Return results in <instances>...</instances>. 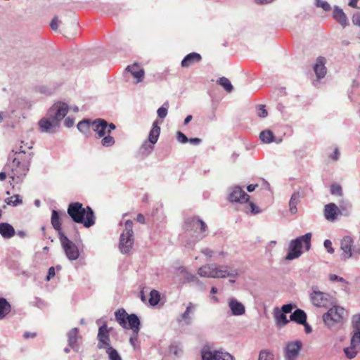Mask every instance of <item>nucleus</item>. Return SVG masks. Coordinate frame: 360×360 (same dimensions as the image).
I'll return each instance as SVG.
<instances>
[{
	"instance_id": "obj_1",
	"label": "nucleus",
	"mask_w": 360,
	"mask_h": 360,
	"mask_svg": "<svg viewBox=\"0 0 360 360\" xmlns=\"http://www.w3.org/2000/svg\"><path fill=\"white\" fill-rule=\"evenodd\" d=\"M68 111L69 106L66 103L61 101L55 103L47 110L46 115L39 121L40 131L46 134L55 133Z\"/></svg>"
},
{
	"instance_id": "obj_2",
	"label": "nucleus",
	"mask_w": 360,
	"mask_h": 360,
	"mask_svg": "<svg viewBox=\"0 0 360 360\" xmlns=\"http://www.w3.org/2000/svg\"><path fill=\"white\" fill-rule=\"evenodd\" d=\"M72 220L78 224H82L86 228H89L95 224L96 217L91 207H83L81 202H71L67 211Z\"/></svg>"
},
{
	"instance_id": "obj_3",
	"label": "nucleus",
	"mask_w": 360,
	"mask_h": 360,
	"mask_svg": "<svg viewBox=\"0 0 360 360\" xmlns=\"http://www.w3.org/2000/svg\"><path fill=\"white\" fill-rule=\"evenodd\" d=\"M239 272L236 269L229 266H220L214 263L205 264L198 269V274L200 277L212 278H224L226 277L236 278Z\"/></svg>"
},
{
	"instance_id": "obj_4",
	"label": "nucleus",
	"mask_w": 360,
	"mask_h": 360,
	"mask_svg": "<svg viewBox=\"0 0 360 360\" xmlns=\"http://www.w3.org/2000/svg\"><path fill=\"white\" fill-rule=\"evenodd\" d=\"M184 229L186 232L198 233L194 239L186 243V247L188 248H193L199 240L207 235V226L202 219L195 216L187 217L185 219Z\"/></svg>"
},
{
	"instance_id": "obj_5",
	"label": "nucleus",
	"mask_w": 360,
	"mask_h": 360,
	"mask_svg": "<svg viewBox=\"0 0 360 360\" xmlns=\"http://www.w3.org/2000/svg\"><path fill=\"white\" fill-rule=\"evenodd\" d=\"M4 169L7 171L8 176L11 179V185L14 187L15 184H18L22 181L27 173L30 169L28 166V160H24L22 162H15L11 160L8 162Z\"/></svg>"
},
{
	"instance_id": "obj_6",
	"label": "nucleus",
	"mask_w": 360,
	"mask_h": 360,
	"mask_svg": "<svg viewBox=\"0 0 360 360\" xmlns=\"http://www.w3.org/2000/svg\"><path fill=\"white\" fill-rule=\"evenodd\" d=\"M311 237L312 234L309 232L292 240L288 245L285 259L293 260L300 257L302 254V245H304L307 251L309 250L311 248Z\"/></svg>"
},
{
	"instance_id": "obj_7",
	"label": "nucleus",
	"mask_w": 360,
	"mask_h": 360,
	"mask_svg": "<svg viewBox=\"0 0 360 360\" xmlns=\"http://www.w3.org/2000/svg\"><path fill=\"white\" fill-rule=\"evenodd\" d=\"M327 312L323 315L324 324L329 329L333 330L341 326L347 312L345 309L336 304L331 305Z\"/></svg>"
},
{
	"instance_id": "obj_8",
	"label": "nucleus",
	"mask_w": 360,
	"mask_h": 360,
	"mask_svg": "<svg viewBox=\"0 0 360 360\" xmlns=\"http://www.w3.org/2000/svg\"><path fill=\"white\" fill-rule=\"evenodd\" d=\"M115 316L116 321L122 328L131 329L135 333L139 332L141 322L136 314H128L126 311L122 308L115 312Z\"/></svg>"
},
{
	"instance_id": "obj_9",
	"label": "nucleus",
	"mask_w": 360,
	"mask_h": 360,
	"mask_svg": "<svg viewBox=\"0 0 360 360\" xmlns=\"http://www.w3.org/2000/svg\"><path fill=\"white\" fill-rule=\"evenodd\" d=\"M134 242L133 222L131 220H127L124 223V229L120 237V252L122 254H128L132 249Z\"/></svg>"
},
{
	"instance_id": "obj_10",
	"label": "nucleus",
	"mask_w": 360,
	"mask_h": 360,
	"mask_svg": "<svg viewBox=\"0 0 360 360\" xmlns=\"http://www.w3.org/2000/svg\"><path fill=\"white\" fill-rule=\"evenodd\" d=\"M309 297L312 304L318 308H327L336 304V300L333 296L319 290L316 286L312 287Z\"/></svg>"
},
{
	"instance_id": "obj_11",
	"label": "nucleus",
	"mask_w": 360,
	"mask_h": 360,
	"mask_svg": "<svg viewBox=\"0 0 360 360\" xmlns=\"http://www.w3.org/2000/svg\"><path fill=\"white\" fill-rule=\"evenodd\" d=\"M26 148L30 150L32 148V145L28 143H25L21 141V145L13 149L11 153L9 155L8 160H15V162H22V161L28 160V166H30L31 160L33 157V153L27 151Z\"/></svg>"
},
{
	"instance_id": "obj_12",
	"label": "nucleus",
	"mask_w": 360,
	"mask_h": 360,
	"mask_svg": "<svg viewBox=\"0 0 360 360\" xmlns=\"http://www.w3.org/2000/svg\"><path fill=\"white\" fill-rule=\"evenodd\" d=\"M59 239L67 258L70 261L77 259L79 257V252L76 245L63 233H60Z\"/></svg>"
},
{
	"instance_id": "obj_13",
	"label": "nucleus",
	"mask_w": 360,
	"mask_h": 360,
	"mask_svg": "<svg viewBox=\"0 0 360 360\" xmlns=\"http://www.w3.org/2000/svg\"><path fill=\"white\" fill-rule=\"evenodd\" d=\"M302 348L301 340H297L287 342L283 349L285 360H297Z\"/></svg>"
},
{
	"instance_id": "obj_14",
	"label": "nucleus",
	"mask_w": 360,
	"mask_h": 360,
	"mask_svg": "<svg viewBox=\"0 0 360 360\" xmlns=\"http://www.w3.org/2000/svg\"><path fill=\"white\" fill-rule=\"evenodd\" d=\"M202 360H233V357L226 352L203 349L201 351Z\"/></svg>"
},
{
	"instance_id": "obj_15",
	"label": "nucleus",
	"mask_w": 360,
	"mask_h": 360,
	"mask_svg": "<svg viewBox=\"0 0 360 360\" xmlns=\"http://www.w3.org/2000/svg\"><path fill=\"white\" fill-rule=\"evenodd\" d=\"M229 199L231 202L244 203L249 200L250 196L239 186L229 188Z\"/></svg>"
},
{
	"instance_id": "obj_16",
	"label": "nucleus",
	"mask_w": 360,
	"mask_h": 360,
	"mask_svg": "<svg viewBox=\"0 0 360 360\" xmlns=\"http://www.w3.org/2000/svg\"><path fill=\"white\" fill-rule=\"evenodd\" d=\"M326 62V58L321 56L318 57L316 60V63H314L313 67L314 73L316 77V80L313 82L315 86H317L318 84L319 83V81L321 79L324 78L326 75L327 69L325 65Z\"/></svg>"
},
{
	"instance_id": "obj_17",
	"label": "nucleus",
	"mask_w": 360,
	"mask_h": 360,
	"mask_svg": "<svg viewBox=\"0 0 360 360\" xmlns=\"http://www.w3.org/2000/svg\"><path fill=\"white\" fill-rule=\"evenodd\" d=\"M97 339L98 340V347L99 349L112 347L110 345L109 330H108L107 325L105 323L99 327Z\"/></svg>"
},
{
	"instance_id": "obj_18",
	"label": "nucleus",
	"mask_w": 360,
	"mask_h": 360,
	"mask_svg": "<svg viewBox=\"0 0 360 360\" xmlns=\"http://www.w3.org/2000/svg\"><path fill=\"white\" fill-rule=\"evenodd\" d=\"M197 305L192 302H189L186 308V310L182 313L176 319L179 323H183L186 326H189L192 323V316L196 309Z\"/></svg>"
},
{
	"instance_id": "obj_19",
	"label": "nucleus",
	"mask_w": 360,
	"mask_h": 360,
	"mask_svg": "<svg viewBox=\"0 0 360 360\" xmlns=\"http://www.w3.org/2000/svg\"><path fill=\"white\" fill-rule=\"evenodd\" d=\"M354 240L349 236H345L340 241V248L342 250V259L346 260L352 256Z\"/></svg>"
},
{
	"instance_id": "obj_20",
	"label": "nucleus",
	"mask_w": 360,
	"mask_h": 360,
	"mask_svg": "<svg viewBox=\"0 0 360 360\" xmlns=\"http://www.w3.org/2000/svg\"><path fill=\"white\" fill-rule=\"evenodd\" d=\"M228 306L230 309L231 315L241 316L245 313V307L244 304L238 301L236 298H229L228 300Z\"/></svg>"
},
{
	"instance_id": "obj_21",
	"label": "nucleus",
	"mask_w": 360,
	"mask_h": 360,
	"mask_svg": "<svg viewBox=\"0 0 360 360\" xmlns=\"http://www.w3.org/2000/svg\"><path fill=\"white\" fill-rule=\"evenodd\" d=\"M91 127L93 130L96 133L98 138L103 137L105 135L108 134L107 132V121L98 118L94 120L91 122Z\"/></svg>"
},
{
	"instance_id": "obj_22",
	"label": "nucleus",
	"mask_w": 360,
	"mask_h": 360,
	"mask_svg": "<svg viewBox=\"0 0 360 360\" xmlns=\"http://www.w3.org/2000/svg\"><path fill=\"white\" fill-rule=\"evenodd\" d=\"M125 70L129 72L134 78L136 79V84L141 82L143 80L145 72L137 63L128 65Z\"/></svg>"
},
{
	"instance_id": "obj_23",
	"label": "nucleus",
	"mask_w": 360,
	"mask_h": 360,
	"mask_svg": "<svg viewBox=\"0 0 360 360\" xmlns=\"http://www.w3.org/2000/svg\"><path fill=\"white\" fill-rule=\"evenodd\" d=\"M333 18L342 27H345L349 24L348 19L343 10L338 6H335L333 8Z\"/></svg>"
},
{
	"instance_id": "obj_24",
	"label": "nucleus",
	"mask_w": 360,
	"mask_h": 360,
	"mask_svg": "<svg viewBox=\"0 0 360 360\" xmlns=\"http://www.w3.org/2000/svg\"><path fill=\"white\" fill-rule=\"evenodd\" d=\"M340 210L335 203H328L324 207V217L328 221H334L339 213Z\"/></svg>"
},
{
	"instance_id": "obj_25",
	"label": "nucleus",
	"mask_w": 360,
	"mask_h": 360,
	"mask_svg": "<svg viewBox=\"0 0 360 360\" xmlns=\"http://www.w3.org/2000/svg\"><path fill=\"white\" fill-rule=\"evenodd\" d=\"M202 59L200 54L192 52L186 55L181 60V65L182 68H188L195 63H199Z\"/></svg>"
},
{
	"instance_id": "obj_26",
	"label": "nucleus",
	"mask_w": 360,
	"mask_h": 360,
	"mask_svg": "<svg viewBox=\"0 0 360 360\" xmlns=\"http://www.w3.org/2000/svg\"><path fill=\"white\" fill-rule=\"evenodd\" d=\"M15 234V231L12 225L7 222L0 223V235L4 238H11Z\"/></svg>"
},
{
	"instance_id": "obj_27",
	"label": "nucleus",
	"mask_w": 360,
	"mask_h": 360,
	"mask_svg": "<svg viewBox=\"0 0 360 360\" xmlns=\"http://www.w3.org/2000/svg\"><path fill=\"white\" fill-rule=\"evenodd\" d=\"M307 314L301 309H295L290 316V320L292 321L297 324L306 323Z\"/></svg>"
},
{
	"instance_id": "obj_28",
	"label": "nucleus",
	"mask_w": 360,
	"mask_h": 360,
	"mask_svg": "<svg viewBox=\"0 0 360 360\" xmlns=\"http://www.w3.org/2000/svg\"><path fill=\"white\" fill-rule=\"evenodd\" d=\"M274 319L276 325L279 328L286 326L290 321L287 319L286 314L281 312L278 308L274 309Z\"/></svg>"
},
{
	"instance_id": "obj_29",
	"label": "nucleus",
	"mask_w": 360,
	"mask_h": 360,
	"mask_svg": "<svg viewBox=\"0 0 360 360\" xmlns=\"http://www.w3.org/2000/svg\"><path fill=\"white\" fill-rule=\"evenodd\" d=\"M11 311V305L4 297H0V320H3Z\"/></svg>"
},
{
	"instance_id": "obj_30",
	"label": "nucleus",
	"mask_w": 360,
	"mask_h": 360,
	"mask_svg": "<svg viewBox=\"0 0 360 360\" xmlns=\"http://www.w3.org/2000/svg\"><path fill=\"white\" fill-rule=\"evenodd\" d=\"M160 133V127L158 126V122L155 121L153 123V127L149 132L148 141L152 144L156 143L158 140Z\"/></svg>"
},
{
	"instance_id": "obj_31",
	"label": "nucleus",
	"mask_w": 360,
	"mask_h": 360,
	"mask_svg": "<svg viewBox=\"0 0 360 360\" xmlns=\"http://www.w3.org/2000/svg\"><path fill=\"white\" fill-rule=\"evenodd\" d=\"M51 225L53 229L58 232V235L60 236V233H63L61 231V221L59 216V213L57 210H53L51 218Z\"/></svg>"
},
{
	"instance_id": "obj_32",
	"label": "nucleus",
	"mask_w": 360,
	"mask_h": 360,
	"mask_svg": "<svg viewBox=\"0 0 360 360\" xmlns=\"http://www.w3.org/2000/svg\"><path fill=\"white\" fill-rule=\"evenodd\" d=\"M300 195L299 192H294L291 195L290 200L289 201V210L291 214H294L297 213V205L300 202Z\"/></svg>"
},
{
	"instance_id": "obj_33",
	"label": "nucleus",
	"mask_w": 360,
	"mask_h": 360,
	"mask_svg": "<svg viewBox=\"0 0 360 360\" xmlns=\"http://www.w3.org/2000/svg\"><path fill=\"white\" fill-rule=\"evenodd\" d=\"M91 122L89 119H84L77 124V129L83 134L88 136L90 133Z\"/></svg>"
},
{
	"instance_id": "obj_34",
	"label": "nucleus",
	"mask_w": 360,
	"mask_h": 360,
	"mask_svg": "<svg viewBox=\"0 0 360 360\" xmlns=\"http://www.w3.org/2000/svg\"><path fill=\"white\" fill-rule=\"evenodd\" d=\"M78 332L79 330L77 328H73L68 333V345L73 349H75L76 348Z\"/></svg>"
},
{
	"instance_id": "obj_35",
	"label": "nucleus",
	"mask_w": 360,
	"mask_h": 360,
	"mask_svg": "<svg viewBox=\"0 0 360 360\" xmlns=\"http://www.w3.org/2000/svg\"><path fill=\"white\" fill-rule=\"evenodd\" d=\"M153 145L150 141H144L139 148V153L145 157L149 155L154 148Z\"/></svg>"
},
{
	"instance_id": "obj_36",
	"label": "nucleus",
	"mask_w": 360,
	"mask_h": 360,
	"mask_svg": "<svg viewBox=\"0 0 360 360\" xmlns=\"http://www.w3.org/2000/svg\"><path fill=\"white\" fill-rule=\"evenodd\" d=\"M359 351H360V347H359L356 345L354 346V345H351V344H350L349 347H345L344 349V352H345L346 356L349 359H354L356 356V354H358V352Z\"/></svg>"
},
{
	"instance_id": "obj_37",
	"label": "nucleus",
	"mask_w": 360,
	"mask_h": 360,
	"mask_svg": "<svg viewBox=\"0 0 360 360\" xmlns=\"http://www.w3.org/2000/svg\"><path fill=\"white\" fill-rule=\"evenodd\" d=\"M259 138L263 143H270L274 141V135L271 131L264 130L260 133Z\"/></svg>"
},
{
	"instance_id": "obj_38",
	"label": "nucleus",
	"mask_w": 360,
	"mask_h": 360,
	"mask_svg": "<svg viewBox=\"0 0 360 360\" xmlns=\"http://www.w3.org/2000/svg\"><path fill=\"white\" fill-rule=\"evenodd\" d=\"M5 202L8 205L16 207L22 203V200L19 195H13L9 198L5 199Z\"/></svg>"
},
{
	"instance_id": "obj_39",
	"label": "nucleus",
	"mask_w": 360,
	"mask_h": 360,
	"mask_svg": "<svg viewBox=\"0 0 360 360\" xmlns=\"http://www.w3.org/2000/svg\"><path fill=\"white\" fill-rule=\"evenodd\" d=\"M217 82L218 84L223 86L226 91L231 92L233 91V87L229 79H227L226 77H221L218 79Z\"/></svg>"
},
{
	"instance_id": "obj_40",
	"label": "nucleus",
	"mask_w": 360,
	"mask_h": 360,
	"mask_svg": "<svg viewBox=\"0 0 360 360\" xmlns=\"http://www.w3.org/2000/svg\"><path fill=\"white\" fill-rule=\"evenodd\" d=\"M160 300V292L156 290H153L150 292L149 303L151 306L157 305Z\"/></svg>"
},
{
	"instance_id": "obj_41",
	"label": "nucleus",
	"mask_w": 360,
	"mask_h": 360,
	"mask_svg": "<svg viewBox=\"0 0 360 360\" xmlns=\"http://www.w3.org/2000/svg\"><path fill=\"white\" fill-rule=\"evenodd\" d=\"M106 353L109 360H122L118 352L113 347L107 348Z\"/></svg>"
},
{
	"instance_id": "obj_42",
	"label": "nucleus",
	"mask_w": 360,
	"mask_h": 360,
	"mask_svg": "<svg viewBox=\"0 0 360 360\" xmlns=\"http://www.w3.org/2000/svg\"><path fill=\"white\" fill-rule=\"evenodd\" d=\"M350 343L360 347V330H353Z\"/></svg>"
},
{
	"instance_id": "obj_43",
	"label": "nucleus",
	"mask_w": 360,
	"mask_h": 360,
	"mask_svg": "<svg viewBox=\"0 0 360 360\" xmlns=\"http://www.w3.org/2000/svg\"><path fill=\"white\" fill-rule=\"evenodd\" d=\"M102 138L103 139H101V145L103 147L108 148L112 146L115 143V139L112 136H110V134H108L107 136L105 135Z\"/></svg>"
},
{
	"instance_id": "obj_44",
	"label": "nucleus",
	"mask_w": 360,
	"mask_h": 360,
	"mask_svg": "<svg viewBox=\"0 0 360 360\" xmlns=\"http://www.w3.org/2000/svg\"><path fill=\"white\" fill-rule=\"evenodd\" d=\"M168 108H169V103L165 102L163 103V105L158 109V110H157L158 116L161 119H164L165 117H166V116L167 115V112H168Z\"/></svg>"
},
{
	"instance_id": "obj_45",
	"label": "nucleus",
	"mask_w": 360,
	"mask_h": 360,
	"mask_svg": "<svg viewBox=\"0 0 360 360\" xmlns=\"http://www.w3.org/2000/svg\"><path fill=\"white\" fill-rule=\"evenodd\" d=\"M185 279L188 282L193 283L197 285H202V281L195 275L191 273H186V275L185 276Z\"/></svg>"
},
{
	"instance_id": "obj_46",
	"label": "nucleus",
	"mask_w": 360,
	"mask_h": 360,
	"mask_svg": "<svg viewBox=\"0 0 360 360\" xmlns=\"http://www.w3.org/2000/svg\"><path fill=\"white\" fill-rule=\"evenodd\" d=\"M314 5L317 8H321L324 11H329L331 9L330 5L326 1L314 0Z\"/></svg>"
},
{
	"instance_id": "obj_47",
	"label": "nucleus",
	"mask_w": 360,
	"mask_h": 360,
	"mask_svg": "<svg viewBox=\"0 0 360 360\" xmlns=\"http://www.w3.org/2000/svg\"><path fill=\"white\" fill-rule=\"evenodd\" d=\"M330 193L332 195L338 196L342 195V189L340 184H333L330 186Z\"/></svg>"
},
{
	"instance_id": "obj_48",
	"label": "nucleus",
	"mask_w": 360,
	"mask_h": 360,
	"mask_svg": "<svg viewBox=\"0 0 360 360\" xmlns=\"http://www.w3.org/2000/svg\"><path fill=\"white\" fill-rule=\"evenodd\" d=\"M259 360H274V354L267 350H262L259 355Z\"/></svg>"
},
{
	"instance_id": "obj_49",
	"label": "nucleus",
	"mask_w": 360,
	"mask_h": 360,
	"mask_svg": "<svg viewBox=\"0 0 360 360\" xmlns=\"http://www.w3.org/2000/svg\"><path fill=\"white\" fill-rule=\"evenodd\" d=\"M352 323L353 330H360V314L352 317Z\"/></svg>"
},
{
	"instance_id": "obj_50",
	"label": "nucleus",
	"mask_w": 360,
	"mask_h": 360,
	"mask_svg": "<svg viewBox=\"0 0 360 360\" xmlns=\"http://www.w3.org/2000/svg\"><path fill=\"white\" fill-rule=\"evenodd\" d=\"M176 139L181 143H186L188 142L187 136L180 131L176 133Z\"/></svg>"
},
{
	"instance_id": "obj_51",
	"label": "nucleus",
	"mask_w": 360,
	"mask_h": 360,
	"mask_svg": "<svg viewBox=\"0 0 360 360\" xmlns=\"http://www.w3.org/2000/svg\"><path fill=\"white\" fill-rule=\"evenodd\" d=\"M268 113L266 110L265 109V106L263 105H259L257 108V115L259 117L264 118L267 116Z\"/></svg>"
},
{
	"instance_id": "obj_52",
	"label": "nucleus",
	"mask_w": 360,
	"mask_h": 360,
	"mask_svg": "<svg viewBox=\"0 0 360 360\" xmlns=\"http://www.w3.org/2000/svg\"><path fill=\"white\" fill-rule=\"evenodd\" d=\"M295 306L292 304H287L282 306L280 311L285 314L291 313L292 310Z\"/></svg>"
},
{
	"instance_id": "obj_53",
	"label": "nucleus",
	"mask_w": 360,
	"mask_h": 360,
	"mask_svg": "<svg viewBox=\"0 0 360 360\" xmlns=\"http://www.w3.org/2000/svg\"><path fill=\"white\" fill-rule=\"evenodd\" d=\"M352 22L354 25L360 27V13L356 12L352 17Z\"/></svg>"
},
{
	"instance_id": "obj_54",
	"label": "nucleus",
	"mask_w": 360,
	"mask_h": 360,
	"mask_svg": "<svg viewBox=\"0 0 360 360\" xmlns=\"http://www.w3.org/2000/svg\"><path fill=\"white\" fill-rule=\"evenodd\" d=\"M249 207L250 208V212L252 214H257L261 212V210L252 202H249Z\"/></svg>"
},
{
	"instance_id": "obj_55",
	"label": "nucleus",
	"mask_w": 360,
	"mask_h": 360,
	"mask_svg": "<svg viewBox=\"0 0 360 360\" xmlns=\"http://www.w3.org/2000/svg\"><path fill=\"white\" fill-rule=\"evenodd\" d=\"M201 253L210 259L214 255V251L209 248H205L201 250Z\"/></svg>"
},
{
	"instance_id": "obj_56",
	"label": "nucleus",
	"mask_w": 360,
	"mask_h": 360,
	"mask_svg": "<svg viewBox=\"0 0 360 360\" xmlns=\"http://www.w3.org/2000/svg\"><path fill=\"white\" fill-rule=\"evenodd\" d=\"M323 245L325 248L327 249V252L328 253L333 254L335 250L334 248L332 247V242L330 240H325L323 242Z\"/></svg>"
},
{
	"instance_id": "obj_57",
	"label": "nucleus",
	"mask_w": 360,
	"mask_h": 360,
	"mask_svg": "<svg viewBox=\"0 0 360 360\" xmlns=\"http://www.w3.org/2000/svg\"><path fill=\"white\" fill-rule=\"evenodd\" d=\"M138 333L133 331V335L129 338V342L134 349L137 347Z\"/></svg>"
},
{
	"instance_id": "obj_58",
	"label": "nucleus",
	"mask_w": 360,
	"mask_h": 360,
	"mask_svg": "<svg viewBox=\"0 0 360 360\" xmlns=\"http://www.w3.org/2000/svg\"><path fill=\"white\" fill-rule=\"evenodd\" d=\"M329 280L332 282L339 281L347 284V282L342 277H340L335 274H330L329 276Z\"/></svg>"
},
{
	"instance_id": "obj_59",
	"label": "nucleus",
	"mask_w": 360,
	"mask_h": 360,
	"mask_svg": "<svg viewBox=\"0 0 360 360\" xmlns=\"http://www.w3.org/2000/svg\"><path fill=\"white\" fill-rule=\"evenodd\" d=\"M74 124H75V120L73 117H71L69 116L65 119L64 124L66 127L70 128L74 125Z\"/></svg>"
},
{
	"instance_id": "obj_60",
	"label": "nucleus",
	"mask_w": 360,
	"mask_h": 360,
	"mask_svg": "<svg viewBox=\"0 0 360 360\" xmlns=\"http://www.w3.org/2000/svg\"><path fill=\"white\" fill-rule=\"evenodd\" d=\"M60 21L58 20L57 17H54L50 23V27L53 30H57L58 25Z\"/></svg>"
},
{
	"instance_id": "obj_61",
	"label": "nucleus",
	"mask_w": 360,
	"mask_h": 360,
	"mask_svg": "<svg viewBox=\"0 0 360 360\" xmlns=\"http://www.w3.org/2000/svg\"><path fill=\"white\" fill-rule=\"evenodd\" d=\"M56 275L55 268L51 266L49 269L48 275L46 276V281H50Z\"/></svg>"
},
{
	"instance_id": "obj_62",
	"label": "nucleus",
	"mask_w": 360,
	"mask_h": 360,
	"mask_svg": "<svg viewBox=\"0 0 360 360\" xmlns=\"http://www.w3.org/2000/svg\"><path fill=\"white\" fill-rule=\"evenodd\" d=\"M170 352L175 355H178L179 352H181V349L176 345H172L169 347Z\"/></svg>"
},
{
	"instance_id": "obj_63",
	"label": "nucleus",
	"mask_w": 360,
	"mask_h": 360,
	"mask_svg": "<svg viewBox=\"0 0 360 360\" xmlns=\"http://www.w3.org/2000/svg\"><path fill=\"white\" fill-rule=\"evenodd\" d=\"M37 337V333H31L26 331L23 334V338L25 339H29V338H34Z\"/></svg>"
},
{
	"instance_id": "obj_64",
	"label": "nucleus",
	"mask_w": 360,
	"mask_h": 360,
	"mask_svg": "<svg viewBox=\"0 0 360 360\" xmlns=\"http://www.w3.org/2000/svg\"><path fill=\"white\" fill-rule=\"evenodd\" d=\"M202 140L199 138L188 139V142L193 145H198L201 143Z\"/></svg>"
}]
</instances>
